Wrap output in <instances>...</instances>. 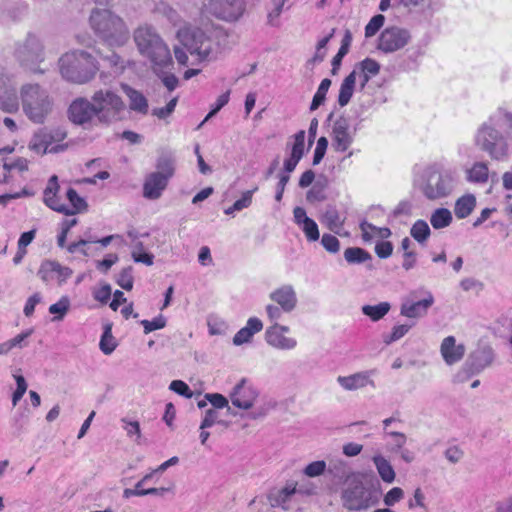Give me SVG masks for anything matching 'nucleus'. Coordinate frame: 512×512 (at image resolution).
I'll return each instance as SVG.
<instances>
[{
    "label": "nucleus",
    "mask_w": 512,
    "mask_h": 512,
    "mask_svg": "<svg viewBox=\"0 0 512 512\" xmlns=\"http://www.w3.org/2000/svg\"><path fill=\"white\" fill-rule=\"evenodd\" d=\"M59 65L65 79L79 84L91 80L98 70L96 60L83 51L65 53L60 58Z\"/></svg>",
    "instance_id": "1"
},
{
    "label": "nucleus",
    "mask_w": 512,
    "mask_h": 512,
    "mask_svg": "<svg viewBox=\"0 0 512 512\" xmlns=\"http://www.w3.org/2000/svg\"><path fill=\"white\" fill-rule=\"evenodd\" d=\"M135 42L140 53L151 61L155 73L164 72L173 65L170 50L159 34H136Z\"/></svg>",
    "instance_id": "2"
},
{
    "label": "nucleus",
    "mask_w": 512,
    "mask_h": 512,
    "mask_svg": "<svg viewBox=\"0 0 512 512\" xmlns=\"http://www.w3.org/2000/svg\"><path fill=\"white\" fill-rule=\"evenodd\" d=\"M21 102L24 113L35 123H43L52 108L48 93L38 84H27L21 88Z\"/></svg>",
    "instance_id": "3"
},
{
    "label": "nucleus",
    "mask_w": 512,
    "mask_h": 512,
    "mask_svg": "<svg viewBox=\"0 0 512 512\" xmlns=\"http://www.w3.org/2000/svg\"><path fill=\"white\" fill-rule=\"evenodd\" d=\"M92 101L96 117L100 122L112 123L123 118L126 104L114 91L100 89L93 94Z\"/></svg>",
    "instance_id": "4"
},
{
    "label": "nucleus",
    "mask_w": 512,
    "mask_h": 512,
    "mask_svg": "<svg viewBox=\"0 0 512 512\" xmlns=\"http://www.w3.org/2000/svg\"><path fill=\"white\" fill-rule=\"evenodd\" d=\"M181 46L174 49L175 58L179 65L188 64L187 52L197 55L199 60L205 59L211 52V41L207 34H177Z\"/></svg>",
    "instance_id": "5"
},
{
    "label": "nucleus",
    "mask_w": 512,
    "mask_h": 512,
    "mask_svg": "<svg viewBox=\"0 0 512 512\" xmlns=\"http://www.w3.org/2000/svg\"><path fill=\"white\" fill-rule=\"evenodd\" d=\"M341 499L349 511L367 510L379 503L380 491L373 486L356 484L345 489Z\"/></svg>",
    "instance_id": "6"
},
{
    "label": "nucleus",
    "mask_w": 512,
    "mask_h": 512,
    "mask_svg": "<svg viewBox=\"0 0 512 512\" xmlns=\"http://www.w3.org/2000/svg\"><path fill=\"white\" fill-rule=\"evenodd\" d=\"M157 171L150 173L143 185V196L147 199H158L166 189L169 179L174 174V165L170 159L162 158L157 162Z\"/></svg>",
    "instance_id": "7"
},
{
    "label": "nucleus",
    "mask_w": 512,
    "mask_h": 512,
    "mask_svg": "<svg viewBox=\"0 0 512 512\" xmlns=\"http://www.w3.org/2000/svg\"><path fill=\"white\" fill-rule=\"evenodd\" d=\"M477 144L494 159H501L507 155V143L501 133L493 127L483 126L480 129Z\"/></svg>",
    "instance_id": "8"
},
{
    "label": "nucleus",
    "mask_w": 512,
    "mask_h": 512,
    "mask_svg": "<svg viewBox=\"0 0 512 512\" xmlns=\"http://www.w3.org/2000/svg\"><path fill=\"white\" fill-rule=\"evenodd\" d=\"M206 10L215 17L228 21H237L245 12L244 0H204Z\"/></svg>",
    "instance_id": "9"
},
{
    "label": "nucleus",
    "mask_w": 512,
    "mask_h": 512,
    "mask_svg": "<svg viewBox=\"0 0 512 512\" xmlns=\"http://www.w3.org/2000/svg\"><path fill=\"white\" fill-rule=\"evenodd\" d=\"M89 24L94 32H119L125 28L123 20L108 9H93Z\"/></svg>",
    "instance_id": "10"
},
{
    "label": "nucleus",
    "mask_w": 512,
    "mask_h": 512,
    "mask_svg": "<svg viewBox=\"0 0 512 512\" xmlns=\"http://www.w3.org/2000/svg\"><path fill=\"white\" fill-rule=\"evenodd\" d=\"M72 274V269L61 265L55 260H45L42 262L38 271L39 277L46 284L56 283L58 285H62L72 276Z\"/></svg>",
    "instance_id": "11"
},
{
    "label": "nucleus",
    "mask_w": 512,
    "mask_h": 512,
    "mask_svg": "<svg viewBox=\"0 0 512 512\" xmlns=\"http://www.w3.org/2000/svg\"><path fill=\"white\" fill-rule=\"evenodd\" d=\"M451 177L443 175L439 170L432 169L428 173L424 193L429 199L446 196L449 193Z\"/></svg>",
    "instance_id": "12"
},
{
    "label": "nucleus",
    "mask_w": 512,
    "mask_h": 512,
    "mask_svg": "<svg viewBox=\"0 0 512 512\" xmlns=\"http://www.w3.org/2000/svg\"><path fill=\"white\" fill-rule=\"evenodd\" d=\"M289 331L287 326L274 323L265 331L267 343L275 348L290 350L296 347L297 341L294 338L287 337L285 334Z\"/></svg>",
    "instance_id": "13"
},
{
    "label": "nucleus",
    "mask_w": 512,
    "mask_h": 512,
    "mask_svg": "<svg viewBox=\"0 0 512 512\" xmlns=\"http://www.w3.org/2000/svg\"><path fill=\"white\" fill-rule=\"evenodd\" d=\"M93 101L79 98L74 100L69 107V118L75 124H84L90 122L93 116L96 117V111L93 107Z\"/></svg>",
    "instance_id": "14"
},
{
    "label": "nucleus",
    "mask_w": 512,
    "mask_h": 512,
    "mask_svg": "<svg viewBox=\"0 0 512 512\" xmlns=\"http://www.w3.org/2000/svg\"><path fill=\"white\" fill-rule=\"evenodd\" d=\"M0 109L7 113H14L19 109L18 97L15 89L10 85V79L0 73Z\"/></svg>",
    "instance_id": "15"
},
{
    "label": "nucleus",
    "mask_w": 512,
    "mask_h": 512,
    "mask_svg": "<svg viewBox=\"0 0 512 512\" xmlns=\"http://www.w3.org/2000/svg\"><path fill=\"white\" fill-rule=\"evenodd\" d=\"M156 12L165 17L171 24L175 32H193L189 23L181 19L178 13L166 3H159L156 7ZM195 32H206V28L196 27Z\"/></svg>",
    "instance_id": "16"
},
{
    "label": "nucleus",
    "mask_w": 512,
    "mask_h": 512,
    "mask_svg": "<svg viewBox=\"0 0 512 512\" xmlns=\"http://www.w3.org/2000/svg\"><path fill=\"white\" fill-rule=\"evenodd\" d=\"M353 138L349 132V125L345 119L334 123L332 131V145L335 151L345 152L352 144Z\"/></svg>",
    "instance_id": "17"
},
{
    "label": "nucleus",
    "mask_w": 512,
    "mask_h": 512,
    "mask_svg": "<svg viewBox=\"0 0 512 512\" xmlns=\"http://www.w3.org/2000/svg\"><path fill=\"white\" fill-rule=\"evenodd\" d=\"M440 352L445 363L453 365L464 357L465 346L463 344H456L454 336H447L441 343Z\"/></svg>",
    "instance_id": "18"
},
{
    "label": "nucleus",
    "mask_w": 512,
    "mask_h": 512,
    "mask_svg": "<svg viewBox=\"0 0 512 512\" xmlns=\"http://www.w3.org/2000/svg\"><path fill=\"white\" fill-rule=\"evenodd\" d=\"M256 399L255 390L246 384L243 380L235 388L231 394L232 404L241 409H249L252 407Z\"/></svg>",
    "instance_id": "19"
},
{
    "label": "nucleus",
    "mask_w": 512,
    "mask_h": 512,
    "mask_svg": "<svg viewBox=\"0 0 512 512\" xmlns=\"http://www.w3.org/2000/svg\"><path fill=\"white\" fill-rule=\"evenodd\" d=\"M59 189L58 177L56 175L51 176L43 192V201L53 211L63 214V211H65L64 202L58 196Z\"/></svg>",
    "instance_id": "20"
},
{
    "label": "nucleus",
    "mask_w": 512,
    "mask_h": 512,
    "mask_svg": "<svg viewBox=\"0 0 512 512\" xmlns=\"http://www.w3.org/2000/svg\"><path fill=\"white\" fill-rule=\"evenodd\" d=\"M270 299L282 307L284 312H291L297 304L296 293L291 285H283L270 293Z\"/></svg>",
    "instance_id": "21"
},
{
    "label": "nucleus",
    "mask_w": 512,
    "mask_h": 512,
    "mask_svg": "<svg viewBox=\"0 0 512 512\" xmlns=\"http://www.w3.org/2000/svg\"><path fill=\"white\" fill-rule=\"evenodd\" d=\"M14 148H3L0 149V160L3 161V170H4V178L5 182L8 181L9 174L13 171H18L19 173L25 172L28 170L29 162L26 158L17 157L15 159H5L3 158L4 154L12 153Z\"/></svg>",
    "instance_id": "22"
},
{
    "label": "nucleus",
    "mask_w": 512,
    "mask_h": 512,
    "mask_svg": "<svg viewBox=\"0 0 512 512\" xmlns=\"http://www.w3.org/2000/svg\"><path fill=\"white\" fill-rule=\"evenodd\" d=\"M263 328L262 321L257 317H251L248 319L246 326L241 328L233 337V343L235 345H242L250 342L253 335L260 332Z\"/></svg>",
    "instance_id": "23"
},
{
    "label": "nucleus",
    "mask_w": 512,
    "mask_h": 512,
    "mask_svg": "<svg viewBox=\"0 0 512 512\" xmlns=\"http://www.w3.org/2000/svg\"><path fill=\"white\" fill-rule=\"evenodd\" d=\"M409 40V34H380L378 48L384 52H394L404 47Z\"/></svg>",
    "instance_id": "24"
},
{
    "label": "nucleus",
    "mask_w": 512,
    "mask_h": 512,
    "mask_svg": "<svg viewBox=\"0 0 512 512\" xmlns=\"http://www.w3.org/2000/svg\"><path fill=\"white\" fill-rule=\"evenodd\" d=\"M337 381L345 390H357L366 387L368 384H373L368 372H359L349 376H339Z\"/></svg>",
    "instance_id": "25"
},
{
    "label": "nucleus",
    "mask_w": 512,
    "mask_h": 512,
    "mask_svg": "<svg viewBox=\"0 0 512 512\" xmlns=\"http://www.w3.org/2000/svg\"><path fill=\"white\" fill-rule=\"evenodd\" d=\"M66 197L69 201V204L64 203V215L72 216L85 212L87 210L88 205L86 201L84 200V198L79 196V194L74 188H69L66 191Z\"/></svg>",
    "instance_id": "26"
},
{
    "label": "nucleus",
    "mask_w": 512,
    "mask_h": 512,
    "mask_svg": "<svg viewBox=\"0 0 512 512\" xmlns=\"http://www.w3.org/2000/svg\"><path fill=\"white\" fill-rule=\"evenodd\" d=\"M123 91L129 98L130 109L142 114L148 112V102L146 97L138 90L124 84L122 85Z\"/></svg>",
    "instance_id": "27"
},
{
    "label": "nucleus",
    "mask_w": 512,
    "mask_h": 512,
    "mask_svg": "<svg viewBox=\"0 0 512 512\" xmlns=\"http://www.w3.org/2000/svg\"><path fill=\"white\" fill-rule=\"evenodd\" d=\"M433 304V298L419 300L416 302L405 303L401 307V314L408 318H416L426 314L428 308Z\"/></svg>",
    "instance_id": "28"
},
{
    "label": "nucleus",
    "mask_w": 512,
    "mask_h": 512,
    "mask_svg": "<svg viewBox=\"0 0 512 512\" xmlns=\"http://www.w3.org/2000/svg\"><path fill=\"white\" fill-rule=\"evenodd\" d=\"M46 136L42 133L41 129L37 131L29 143V149L37 154L56 153L64 150L65 145H56V147H49L45 139Z\"/></svg>",
    "instance_id": "29"
},
{
    "label": "nucleus",
    "mask_w": 512,
    "mask_h": 512,
    "mask_svg": "<svg viewBox=\"0 0 512 512\" xmlns=\"http://www.w3.org/2000/svg\"><path fill=\"white\" fill-rule=\"evenodd\" d=\"M359 78L361 87H364L371 78L375 77L380 72V64L371 58H365L358 65Z\"/></svg>",
    "instance_id": "30"
},
{
    "label": "nucleus",
    "mask_w": 512,
    "mask_h": 512,
    "mask_svg": "<svg viewBox=\"0 0 512 512\" xmlns=\"http://www.w3.org/2000/svg\"><path fill=\"white\" fill-rule=\"evenodd\" d=\"M360 230L362 233V240L364 242H370L373 239H387L391 235V230L387 227H376L373 224L362 221L360 223Z\"/></svg>",
    "instance_id": "31"
},
{
    "label": "nucleus",
    "mask_w": 512,
    "mask_h": 512,
    "mask_svg": "<svg viewBox=\"0 0 512 512\" xmlns=\"http://www.w3.org/2000/svg\"><path fill=\"white\" fill-rule=\"evenodd\" d=\"M356 75H357V70H353L349 75H347L344 78V80L340 86L339 95H338V103L341 107L346 106L353 96L355 83H356Z\"/></svg>",
    "instance_id": "32"
},
{
    "label": "nucleus",
    "mask_w": 512,
    "mask_h": 512,
    "mask_svg": "<svg viewBox=\"0 0 512 512\" xmlns=\"http://www.w3.org/2000/svg\"><path fill=\"white\" fill-rule=\"evenodd\" d=\"M476 206V198L472 194H467L460 197L454 207L455 216L458 219H464L468 217Z\"/></svg>",
    "instance_id": "33"
},
{
    "label": "nucleus",
    "mask_w": 512,
    "mask_h": 512,
    "mask_svg": "<svg viewBox=\"0 0 512 512\" xmlns=\"http://www.w3.org/2000/svg\"><path fill=\"white\" fill-rule=\"evenodd\" d=\"M373 462L384 482L392 483L395 480V471L387 459L381 455H376L373 457Z\"/></svg>",
    "instance_id": "34"
},
{
    "label": "nucleus",
    "mask_w": 512,
    "mask_h": 512,
    "mask_svg": "<svg viewBox=\"0 0 512 512\" xmlns=\"http://www.w3.org/2000/svg\"><path fill=\"white\" fill-rule=\"evenodd\" d=\"M489 179V169L486 163L476 162L467 171V180L473 183H486Z\"/></svg>",
    "instance_id": "35"
},
{
    "label": "nucleus",
    "mask_w": 512,
    "mask_h": 512,
    "mask_svg": "<svg viewBox=\"0 0 512 512\" xmlns=\"http://www.w3.org/2000/svg\"><path fill=\"white\" fill-rule=\"evenodd\" d=\"M323 222L327 228L335 233H339L344 226V218L341 217L339 212L332 208L328 209L323 215Z\"/></svg>",
    "instance_id": "36"
},
{
    "label": "nucleus",
    "mask_w": 512,
    "mask_h": 512,
    "mask_svg": "<svg viewBox=\"0 0 512 512\" xmlns=\"http://www.w3.org/2000/svg\"><path fill=\"white\" fill-rule=\"evenodd\" d=\"M390 308L391 306L388 302H381L377 305H364L362 312L372 321H378L389 312Z\"/></svg>",
    "instance_id": "37"
},
{
    "label": "nucleus",
    "mask_w": 512,
    "mask_h": 512,
    "mask_svg": "<svg viewBox=\"0 0 512 512\" xmlns=\"http://www.w3.org/2000/svg\"><path fill=\"white\" fill-rule=\"evenodd\" d=\"M451 221V212L446 208L436 209L430 217V223L435 229L445 228L450 225Z\"/></svg>",
    "instance_id": "38"
},
{
    "label": "nucleus",
    "mask_w": 512,
    "mask_h": 512,
    "mask_svg": "<svg viewBox=\"0 0 512 512\" xmlns=\"http://www.w3.org/2000/svg\"><path fill=\"white\" fill-rule=\"evenodd\" d=\"M42 133L44 134L46 142H48L49 147H56V145H61L60 143L66 138V131L61 127L56 128H42Z\"/></svg>",
    "instance_id": "39"
},
{
    "label": "nucleus",
    "mask_w": 512,
    "mask_h": 512,
    "mask_svg": "<svg viewBox=\"0 0 512 512\" xmlns=\"http://www.w3.org/2000/svg\"><path fill=\"white\" fill-rule=\"evenodd\" d=\"M258 190V187H254L251 190H247L242 193L240 199L236 200L234 204L225 210V214H231L234 211H240L244 208H248L252 203L253 194Z\"/></svg>",
    "instance_id": "40"
},
{
    "label": "nucleus",
    "mask_w": 512,
    "mask_h": 512,
    "mask_svg": "<svg viewBox=\"0 0 512 512\" xmlns=\"http://www.w3.org/2000/svg\"><path fill=\"white\" fill-rule=\"evenodd\" d=\"M352 42L351 34H344V37L341 41V46L337 52V54L332 59V72L335 73L337 69H339L343 57L349 52V48Z\"/></svg>",
    "instance_id": "41"
},
{
    "label": "nucleus",
    "mask_w": 512,
    "mask_h": 512,
    "mask_svg": "<svg viewBox=\"0 0 512 512\" xmlns=\"http://www.w3.org/2000/svg\"><path fill=\"white\" fill-rule=\"evenodd\" d=\"M411 236L420 244H423L430 236V228L424 220H417L410 231Z\"/></svg>",
    "instance_id": "42"
},
{
    "label": "nucleus",
    "mask_w": 512,
    "mask_h": 512,
    "mask_svg": "<svg viewBox=\"0 0 512 512\" xmlns=\"http://www.w3.org/2000/svg\"><path fill=\"white\" fill-rule=\"evenodd\" d=\"M331 86V80L325 78L321 81L310 105V110H316L325 101L326 94Z\"/></svg>",
    "instance_id": "43"
},
{
    "label": "nucleus",
    "mask_w": 512,
    "mask_h": 512,
    "mask_svg": "<svg viewBox=\"0 0 512 512\" xmlns=\"http://www.w3.org/2000/svg\"><path fill=\"white\" fill-rule=\"evenodd\" d=\"M344 257L348 263H362L368 260L370 255L362 248L351 247L344 251Z\"/></svg>",
    "instance_id": "44"
},
{
    "label": "nucleus",
    "mask_w": 512,
    "mask_h": 512,
    "mask_svg": "<svg viewBox=\"0 0 512 512\" xmlns=\"http://www.w3.org/2000/svg\"><path fill=\"white\" fill-rule=\"evenodd\" d=\"M70 308L68 297L63 296L58 302L50 305L49 312L54 316L53 320H62Z\"/></svg>",
    "instance_id": "45"
},
{
    "label": "nucleus",
    "mask_w": 512,
    "mask_h": 512,
    "mask_svg": "<svg viewBox=\"0 0 512 512\" xmlns=\"http://www.w3.org/2000/svg\"><path fill=\"white\" fill-rule=\"evenodd\" d=\"M99 346L101 351L106 355L111 354L115 350L117 344L109 326L106 327L105 331L103 332Z\"/></svg>",
    "instance_id": "46"
},
{
    "label": "nucleus",
    "mask_w": 512,
    "mask_h": 512,
    "mask_svg": "<svg viewBox=\"0 0 512 512\" xmlns=\"http://www.w3.org/2000/svg\"><path fill=\"white\" fill-rule=\"evenodd\" d=\"M286 0H273V9L267 15V22L272 28L279 26V17L282 13Z\"/></svg>",
    "instance_id": "47"
},
{
    "label": "nucleus",
    "mask_w": 512,
    "mask_h": 512,
    "mask_svg": "<svg viewBox=\"0 0 512 512\" xmlns=\"http://www.w3.org/2000/svg\"><path fill=\"white\" fill-rule=\"evenodd\" d=\"M140 323L143 326L144 333L149 334L155 330L163 329L166 326V319L159 315L152 320H142Z\"/></svg>",
    "instance_id": "48"
},
{
    "label": "nucleus",
    "mask_w": 512,
    "mask_h": 512,
    "mask_svg": "<svg viewBox=\"0 0 512 512\" xmlns=\"http://www.w3.org/2000/svg\"><path fill=\"white\" fill-rule=\"evenodd\" d=\"M117 284L127 290V291H130L133 289V285H134V278H133V275H132V268L131 267H128V268H124L119 276H118V279H117Z\"/></svg>",
    "instance_id": "49"
},
{
    "label": "nucleus",
    "mask_w": 512,
    "mask_h": 512,
    "mask_svg": "<svg viewBox=\"0 0 512 512\" xmlns=\"http://www.w3.org/2000/svg\"><path fill=\"white\" fill-rule=\"evenodd\" d=\"M301 227L309 241H317L319 239L318 225L312 218L306 219Z\"/></svg>",
    "instance_id": "50"
},
{
    "label": "nucleus",
    "mask_w": 512,
    "mask_h": 512,
    "mask_svg": "<svg viewBox=\"0 0 512 512\" xmlns=\"http://www.w3.org/2000/svg\"><path fill=\"white\" fill-rule=\"evenodd\" d=\"M304 146L305 131L300 130L294 135V143L292 145L291 154L301 159L304 155Z\"/></svg>",
    "instance_id": "51"
},
{
    "label": "nucleus",
    "mask_w": 512,
    "mask_h": 512,
    "mask_svg": "<svg viewBox=\"0 0 512 512\" xmlns=\"http://www.w3.org/2000/svg\"><path fill=\"white\" fill-rule=\"evenodd\" d=\"M410 328H411L410 325H404V324L394 326L392 328L391 333L384 337V342L386 344H391V343L401 339L408 333Z\"/></svg>",
    "instance_id": "52"
},
{
    "label": "nucleus",
    "mask_w": 512,
    "mask_h": 512,
    "mask_svg": "<svg viewBox=\"0 0 512 512\" xmlns=\"http://www.w3.org/2000/svg\"><path fill=\"white\" fill-rule=\"evenodd\" d=\"M404 497V492L400 487H393L385 495L383 502L388 508L394 506Z\"/></svg>",
    "instance_id": "53"
},
{
    "label": "nucleus",
    "mask_w": 512,
    "mask_h": 512,
    "mask_svg": "<svg viewBox=\"0 0 512 512\" xmlns=\"http://www.w3.org/2000/svg\"><path fill=\"white\" fill-rule=\"evenodd\" d=\"M321 244L325 250L330 253H337L340 250V242L338 238L332 234H323Z\"/></svg>",
    "instance_id": "54"
},
{
    "label": "nucleus",
    "mask_w": 512,
    "mask_h": 512,
    "mask_svg": "<svg viewBox=\"0 0 512 512\" xmlns=\"http://www.w3.org/2000/svg\"><path fill=\"white\" fill-rule=\"evenodd\" d=\"M17 388L12 395V404L16 406L27 390V383L22 375L15 376Z\"/></svg>",
    "instance_id": "55"
},
{
    "label": "nucleus",
    "mask_w": 512,
    "mask_h": 512,
    "mask_svg": "<svg viewBox=\"0 0 512 512\" xmlns=\"http://www.w3.org/2000/svg\"><path fill=\"white\" fill-rule=\"evenodd\" d=\"M326 469V463L323 460L314 461L310 464H308L305 469L304 473L305 475L309 477H316L324 473Z\"/></svg>",
    "instance_id": "56"
},
{
    "label": "nucleus",
    "mask_w": 512,
    "mask_h": 512,
    "mask_svg": "<svg viewBox=\"0 0 512 512\" xmlns=\"http://www.w3.org/2000/svg\"><path fill=\"white\" fill-rule=\"evenodd\" d=\"M165 491H167L166 488H148L146 491H137V490H134V488L133 489L126 488L123 491V497L124 498H130V497H133V496H145V495H150V494H163Z\"/></svg>",
    "instance_id": "57"
},
{
    "label": "nucleus",
    "mask_w": 512,
    "mask_h": 512,
    "mask_svg": "<svg viewBox=\"0 0 512 512\" xmlns=\"http://www.w3.org/2000/svg\"><path fill=\"white\" fill-rule=\"evenodd\" d=\"M328 147V140L326 137H320L314 151L313 164H319L323 159Z\"/></svg>",
    "instance_id": "58"
},
{
    "label": "nucleus",
    "mask_w": 512,
    "mask_h": 512,
    "mask_svg": "<svg viewBox=\"0 0 512 512\" xmlns=\"http://www.w3.org/2000/svg\"><path fill=\"white\" fill-rule=\"evenodd\" d=\"M169 388L175 393L186 398H191L193 395L190 387L182 380H173Z\"/></svg>",
    "instance_id": "59"
},
{
    "label": "nucleus",
    "mask_w": 512,
    "mask_h": 512,
    "mask_svg": "<svg viewBox=\"0 0 512 512\" xmlns=\"http://www.w3.org/2000/svg\"><path fill=\"white\" fill-rule=\"evenodd\" d=\"M177 102H178L177 97L172 98L166 104L165 107L154 109L153 115L157 116L159 119H165L166 117H168L170 114L173 113V111L175 110V107L177 105Z\"/></svg>",
    "instance_id": "60"
},
{
    "label": "nucleus",
    "mask_w": 512,
    "mask_h": 512,
    "mask_svg": "<svg viewBox=\"0 0 512 512\" xmlns=\"http://www.w3.org/2000/svg\"><path fill=\"white\" fill-rule=\"evenodd\" d=\"M392 252H393V245L389 241L379 242L375 246V253L381 259L390 257L392 255Z\"/></svg>",
    "instance_id": "61"
},
{
    "label": "nucleus",
    "mask_w": 512,
    "mask_h": 512,
    "mask_svg": "<svg viewBox=\"0 0 512 512\" xmlns=\"http://www.w3.org/2000/svg\"><path fill=\"white\" fill-rule=\"evenodd\" d=\"M230 99V91H226L222 93L216 100L215 104L213 105L211 111L206 116V120L213 115H215L218 111H220L228 102Z\"/></svg>",
    "instance_id": "62"
},
{
    "label": "nucleus",
    "mask_w": 512,
    "mask_h": 512,
    "mask_svg": "<svg viewBox=\"0 0 512 512\" xmlns=\"http://www.w3.org/2000/svg\"><path fill=\"white\" fill-rule=\"evenodd\" d=\"M206 399L214 408L222 409L228 406V400L219 393L206 394Z\"/></svg>",
    "instance_id": "63"
},
{
    "label": "nucleus",
    "mask_w": 512,
    "mask_h": 512,
    "mask_svg": "<svg viewBox=\"0 0 512 512\" xmlns=\"http://www.w3.org/2000/svg\"><path fill=\"white\" fill-rule=\"evenodd\" d=\"M111 294L112 291L110 285L105 284L94 292V298L100 303L106 304L109 301Z\"/></svg>",
    "instance_id": "64"
}]
</instances>
